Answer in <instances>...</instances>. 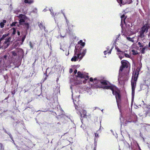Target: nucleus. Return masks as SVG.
Wrapping results in <instances>:
<instances>
[{"label":"nucleus","instance_id":"4468645a","mask_svg":"<svg viewBox=\"0 0 150 150\" xmlns=\"http://www.w3.org/2000/svg\"><path fill=\"white\" fill-rule=\"evenodd\" d=\"M80 116L82 117H85L86 116V111L85 110H83L82 114L81 112H80Z\"/></svg>","mask_w":150,"mask_h":150},{"label":"nucleus","instance_id":"79ce46f5","mask_svg":"<svg viewBox=\"0 0 150 150\" xmlns=\"http://www.w3.org/2000/svg\"><path fill=\"white\" fill-rule=\"evenodd\" d=\"M69 54V52H68V53H65V54H66V55L68 56Z\"/></svg>","mask_w":150,"mask_h":150},{"label":"nucleus","instance_id":"864d4df0","mask_svg":"<svg viewBox=\"0 0 150 150\" xmlns=\"http://www.w3.org/2000/svg\"><path fill=\"white\" fill-rule=\"evenodd\" d=\"M64 49H65V50H66L65 48H64Z\"/></svg>","mask_w":150,"mask_h":150},{"label":"nucleus","instance_id":"09e8293b","mask_svg":"<svg viewBox=\"0 0 150 150\" xmlns=\"http://www.w3.org/2000/svg\"><path fill=\"white\" fill-rule=\"evenodd\" d=\"M2 47H2V46H1V47H0V49L1 48H2Z\"/></svg>","mask_w":150,"mask_h":150},{"label":"nucleus","instance_id":"f257e3e1","mask_svg":"<svg viewBox=\"0 0 150 150\" xmlns=\"http://www.w3.org/2000/svg\"><path fill=\"white\" fill-rule=\"evenodd\" d=\"M101 84V87L106 89H110L112 91V93L115 96L117 102L118 103L120 97V91L119 89L115 86H113L105 80L100 81Z\"/></svg>","mask_w":150,"mask_h":150},{"label":"nucleus","instance_id":"6ab92c4d","mask_svg":"<svg viewBox=\"0 0 150 150\" xmlns=\"http://www.w3.org/2000/svg\"><path fill=\"white\" fill-rule=\"evenodd\" d=\"M23 25L27 29H28L29 27V24L28 23L26 22H24L23 23Z\"/></svg>","mask_w":150,"mask_h":150},{"label":"nucleus","instance_id":"a18cd8bd","mask_svg":"<svg viewBox=\"0 0 150 150\" xmlns=\"http://www.w3.org/2000/svg\"><path fill=\"white\" fill-rule=\"evenodd\" d=\"M148 36L149 37V36H150V31L149 32V33L148 35Z\"/></svg>","mask_w":150,"mask_h":150},{"label":"nucleus","instance_id":"c85d7f7f","mask_svg":"<svg viewBox=\"0 0 150 150\" xmlns=\"http://www.w3.org/2000/svg\"><path fill=\"white\" fill-rule=\"evenodd\" d=\"M126 0V2L125 3H127L128 4H129L131 3V2H132V0Z\"/></svg>","mask_w":150,"mask_h":150},{"label":"nucleus","instance_id":"72a5a7b5","mask_svg":"<svg viewBox=\"0 0 150 150\" xmlns=\"http://www.w3.org/2000/svg\"><path fill=\"white\" fill-rule=\"evenodd\" d=\"M77 72V70H76V69H75V70H74V74H76V73Z\"/></svg>","mask_w":150,"mask_h":150},{"label":"nucleus","instance_id":"de8ad7c7","mask_svg":"<svg viewBox=\"0 0 150 150\" xmlns=\"http://www.w3.org/2000/svg\"><path fill=\"white\" fill-rule=\"evenodd\" d=\"M43 11L45 12L46 11V10L45 9L43 10Z\"/></svg>","mask_w":150,"mask_h":150},{"label":"nucleus","instance_id":"a211bd4d","mask_svg":"<svg viewBox=\"0 0 150 150\" xmlns=\"http://www.w3.org/2000/svg\"><path fill=\"white\" fill-rule=\"evenodd\" d=\"M24 2L26 4H31L33 2V0H25Z\"/></svg>","mask_w":150,"mask_h":150},{"label":"nucleus","instance_id":"c756f323","mask_svg":"<svg viewBox=\"0 0 150 150\" xmlns=\"http://www.w3.org/2000/svg\"><path fill=\"white\" fill-rule=\"evenodd\" d=\"M12 30H13V32L12 33L13 34V35L15 34L16 32L15 28H12Z\"/></svg>","mask_w":150,"mask_h":150},{"label":"nucleus","instance_id":"58836bf2","mask_svg":"<svg viewBox=\"0 0 150 150\" xmlns=\"http://www.w3.org/2000/svg\"><path fill=\"white\" fill-rule=\"evenodd\" d=\"M106 52L107 51H104V53L105 55L106 54Z\"/></svg>","mask_w":150,"mask_h":150},{"label":"nucleus","instance_id":"2f4dec72","mask_svg":"<svg viewBox=\"0 0 150 150\" xmlns=\"http://www.w3.org/2000/svg\"><path fill=\"white\" fill-rule=\"evenodd\" d=\"M25 35H24L23 38H22V43H21V44H22V43L23 42H24L25 39Z\"/></svg>","mask_w":150,"mask_h":150},{"label":"nucleus","instance_id":"cd10ccee","mask_svg":"<svg viewBox=\"0 0 150 150\" xmlns=\"http://www.w3.org/2000/svg\"><path fill=\"white\" fill-rule=\"evenodd\" d=\"M95 138L94 139L95 142H96V138H98L99 137L98 134L97 133H95Z\"/></svg>","mask_w":150,"mask_h":150},{"label":"nucleus","instance_id":"4be33fe9","mask_svg":"<svg viewBox=\"0 0 150 150\" xmlns=\"http://www.w3.org/2000/svg\"><path fill=\"white\" fill-rule=\"evenodd\" d=\"M11 26H18V23L17 22H13L11 25Z\"/></svg>","mask_w":150,"mask_h":150},{"label":"nucleus","instance_id":"c9c22d12","mask_svg":"<svg viewBox=\"0 0 150 150\" xmlns=\"http://www.w3.org/2000/svg\"><path fill=\"white\" fill-rule=\"evenodd\" d=\"M19 12V10H18V11L17 12L16 10H15L14 11V13H17L18 12Z\"/></svg>","mask_w":150,"mask_h":150},{"label":"nucleus","instance_id":"39448f33","mask_svg":"<svg viewBox=\"0 0 150 150\" xmlns=\"http://www.w3.org/2000/svg\"><path fill=\"white\" fill-rule=\"evenodd\" d=\"M80 56L79 54V52L78 51L77 47H76L74 50V56L71 58V60L72 62H75L78 60L79 59L80 60Z\"/></svg>","mask_w":150,"mask_h":150},{"label":"nucleus","instance_id":"9d476101","mask_svg":"<svg viewBox=\"0 0 150 150\" xmlns=\"http://www.w3.org/2000/svg\"><path fill=\"white\" fill-rule=\"evenodd\" d=\"M79 96L78 95H76V93H72V99L73 100V102H74V104H75V102H74V98H73V97H74V98H75V101H78L79 100Z\"/></svg>","mask_w":150,"mask_h":150},{"label":"nucleus","instance_id":"a19ab883","mask_svg":"<svg viewBox=\"0 0 150 150\" xmlns=\"http://www.w3.org/2000/svg\"><path fill=\"white\" fill-rule=\"evenodd\" d=\"M18 35H20V33L19 31L18 32Z\"/></svg>","mask_w":150,"mask_h":150},{"label":"nucleus","instance_id":"c03bdc74","mask_svg":"<svg viewBox=\"0 0 150 150\" xmlns=\"http://www.w3.org/2000/svg\"><path fill=\"white\" fill-rule=\"evenodd\" d=\"M120 99H119V101H118V103H117V105H118V102H119V101H120ZM118 106H119V105H118Z\"/></svg>","mask_w":150,"mask_h":150},{"label":"nucleus","instance_id":"0eeeda50","mask_svg":"<svg viewBox=\"0 0 150 150\" xmlns=\"http://www.w3.org/2000/svg\"><path fill=\"white\" fill-rule=\"evenodd\" d=\"M77 77H80L81 78H84L86 80H87L89 78V76L87 75L84 74H82L81 72L78 71L77 73V75H76Z\"/></svg>","mask_w":150,"mask_h":150},{"label":"nucleus","instance_id":"412c9836","mask_svg":"<svg viewBox=\"0 0 150 150\" xmlns=\"http://www.w3.org/2000/svg\"><path fill=\"white\" fill-rule=\"evenodd\" d=\"M145 42H143V43L142 42H138V45L140 47H143L144 46L143 43Z\"/></svg>","mask_w":150,"mask_h":150},{"label":"nucleus","instance_id":"9b49d317","mask_svg":"<svg viewBox=\"0 0 150 150\" xmlns=\"http://www.w3.org/2000/svg\"><path fill=\"white\" fill-rule=\"evenodd\" d=\"M86 52V50H83L82 52H79V54L80 55V60L82 59L83 57L84 56Z\"/></svg>","mask_w":150,"mask_h":150},{"label":"nucleus","instance_id":"4c0bfd02","mask_svg":"<svg viewBox=\"0 0 150 150\" xmlns=\"http://www.w3.org/2000/svg\"><path fill=\"white\" fill-rule=\"evenodd\" d=\"M60 49L63 50V51H64V50L62 48V46L60 48Z\"/></svg>","mask_w":150,"mask_h":150},{"label":"nucleus","instance_id":"473e14b6","mask_svg":"<svg viewBox=\"0 0 150 150\" xmlns=\"http://www.w3.org/2000/svg\"><path fill=\"white\" fill-rule=\"evenodd\" d=\"M50 11L51 12V13L52 16H54V13L53 12H52V9H50Z\"/></svg>","mask_w":150,"mask_h":150},{"label":"nucleus","instance_id":"ea45409f","mask_svg":"<svg viewBox=\"0 0 150 150\" xmlns=\"http://www.w3.org/2000/svg\"><path fill=\"white\" fill-rule=\"evenodd\" d=\"M111 50H112V49H111V50H110V51L108 52V53H109V54H110L111 53Z\"/></svg>","mask_w":150,"mask_h":150},{"label":"nucleus","instance_id":"49530a36","mask_svg":"<svg viewBox=\"0 0 150 150\" xmlns=\"http://www.w3.org/2000/svg\"><path fill=\"white\" fill-rule=\"evenodd\" d=\"M149 47H150V42H149Z\"/></svg>","mask_w":150,"mask_h":150},{"label":"nucleus","instance_id":"5701e85b","mask_svg":"<svg viewBox=\"0 0 150 150\" xmlns=\"http://www.w3.org/2000/svg\"><path fill=\"white\" fill-rule=\"evenodd\" d=\"M78 43L79 44H81V45L82 46H84L85 45V43L83 42L82 40H80L79 42H78Z\"/></svg>","mask_w":150,"mask_h":150},{"label":"nucleus","instance_id":"7ed1b4c3","mask_svg":"<svg viewBox=\"0 0 150 150\" xmlns=\"http://www.w3.org/2000/svg\"><path fill=\"white\" fill-rule=\"evenodd\" d=\"M115 49L117 50V54L118 55L119 57L121 60L125 56V57L129 58L130 57L129 55L127 53V51L124 52L120 50V49L117 47H115Z\"/></svg>","mask_w":150,"mask_h":150},{"label":"nucleus","instance_id":"b1692460","mask_svg":"<svg viewBox=\"0 0 150 150\" xmlns=\"http://www.w3.org/2000/svg\"><path fill=\"white\" fill-rule=\"evenodd\" d=\"M132 52L133 54V55H136L137 54V51L134 50H132Z\"/></svg>","mask_w":150,"mask_h":150},{"label":"nucleus","instance_id":"1a4fd4ad","mask_svg":"<svg viewBox=\"0 0 150 150\" xmlns=\"http://www.w3.org/2000/svg\"><path fill=\"white\" fill-rule=\"evenodd\" d=\"M11 40V38L10 37L7 39L4 42L3 44V45L2 46L4 49L7 48L9 45L10 42Z\"/></svg>","mask_w":150,"mask_h":150},{"label":"nucleus","instance_id":"f3484780","mask_svg":"<svg viewBox=\"0 0 150 150\" xmlns=\"http://www.w3.org/2000/svg\"><path fill=\"white\" fill-rule=\"evenodd\" d=\"M6 22V20H3L2 22H1L0 23V26L1 28L4 27V24Z\"/></svg>","mask_w":150,"mask_h":150},{"label":"nucleus","instance_id":"a878e982","mask_svg":"<svg viewBox=\"0 0 150 150\" xmlns=\"http://www.w3.org/2000/svg\"><path fill=\"white\" fill-rule=\"evenodd\" d=\"M117 1L119 3L121 4H125V3H124V2H122V0H117ZM121 6V5H120Z\"/></svg>","mask_w":150,"mask_h":150},{"label":"nucleus","instance_id":"bb28decb","mask_svg":"<svg viewBox=\"0 0 150 150\" xmlns=\"http://www.w3.org/2000/svg\"><path fill=\"white\" fill-rule=\"evenodd\" d=\"M8 35V34H4L3 35L2 37L1 38L2 40H3L4 38H6Z\"/></svg>","mask_w":150,"mask_h":150},{"label":"nucleus","instance_id":"3c124183","mask_svg":"<svg viewBox=\"0 0 150 150\" xmlns=\"http://www.w3.org/2000/svg\"><path fill=\"white\" fill-rule=\"evenodd\" d=\"M46 80V78H45V79H44V80Z\"/></svg>","mask_w":150,"mask_h":150},{"label":"nucleus","instance_id":"ddd939ff","mask_svg":"<svg viewBox=\"0 0 150 150\" xmlns=\"http://www.w3.org/2000/svg\"><path fill=\"white\" fill-rule=\"evenodd\" d=\"M39 26L40 28L41 29H45V27L44 26V23L42 22H41L40 23L39 25Z\"/></svg>","mask_w":150,"mask_h":150},{"label":"nucleus","instance_id":"8fccbe9b","mask_svg":"<svg viewBox=\"0 0 150 150\" xmlns=\"http://www.w3.org/2000/svg\"><path fill=\"white\" fill-rule=\"evenodd\" d=\"M145 40V39H143L142 41H143V40Z\"/></svg>","mask_w":150,"mask_h":150},{"label":"nucleus","instance_id":"423d86ee","mask_svg":"<svg viewBox=\"0 0 150 150\" xmlns=\"http://www.w3.org/2000/svg\"><path fill=\"white\" fill-rule=\"evenodd\" d=\"M17 16L19 19V23L21 25H23L24 22L28 21V19L25 15L21 14Z\"/></svg>","mask_w":150,"mask_h":150},{"label":"nucleus","instance_id":"f704fd0d","mask_svg":"<svg viewBox=\"0 0 150 150\" xmlns=\"http://www.w3.org/2000/svg\"><path fill=\"white\" fill-rule=\"evenodd\" d=\"M73 71L72 69H71L69 70V72L70 73H71Z\"/></svg>","mask_w":150,"mask_h":150},{"label":"nucleus","instance_id":"7c9ffc66","mask_svg":"<svg viewBox=\"0 0 150 150\" xmlns=\"http://www.w3.org/2000/svg\"><path fill=\"white\" fill-rule=\"evenodd\" d=\"M12 55H13L14 56H16L17 55L16 53L15 52V51H14L12 52Z\"/></svg>","mask_w":150,"mask_h":150},{"label":"nucleus","instance_id":"5fc2aeb1","mask_svg":"<svg viewBox=\"0 0 150 150\" xmlns=\"http://www.w3.org/2000/svg\"><path fill=\"white\" fill-rule=\"evenodd\" d=\"M64 49H65V50H66L65 48H64Z\"/></svg>","mask_w":150,"mask_h":150},{"label":"nucleus","instance_id":"dca6fc26","mask_svg":"<svg viewBox=\"0 0 150 150\" xmlns=\"http://www.w3.org/2000/svg\"><path fill=\"white\" fill-rule=\"evenodd\" d=\"M147 47L148 46L147 45L143 47L142 48V50L141 51V53L142 54H144L145 53V50L147 49Z\"/></svg>","mask_w":150,"mask_h":150},{"label":"nucleus","instance_id":"f03ea898","mask_svg":"<svg viewBox=\"0 0 150 150\" xmlns=\"http://www.w3.org/2000/svg\"><path fill=\"white\" fill-rule=\"evenodd\" d=\"M122 66L120 67L119 72V75L118 78V81L119 82L122 83L121 81H122L127 80L129 78L128 73L122 75V72L123 70V68L127 67H128V62L125 60H122L121 62Z\"/></svg>","mask_w":150,"mask_h":150},{"label":"nucleus","instance_id":"2eb2a0df","mask_svg":"<svg viewBox=\"0 0 150 150\" xmlns=\"http://www.w3.org/2000/svg\"><path fill=\"white\" fill-rule=\"evenodd\" d=\"M145 35L144 34V33L143 32L139 31V35L138 37L139 38H144Z\"/></svg>","mask_w":150,"mask_h":150},{"label":"nucleus","instance_id":"aec40b11","mask_svg":"<svg viewBox=\"0 0 150 150\" xmlns=\"http://www.w3.org/2000/svg\"><path fill=\"white\" fill-rule=\"evenodd\" d=\"M126 38L127 40H128L131 41L132 42H134V37L131 38L129 37H126Z\"/></svg>","mask_w":150,"mask_h":150},{"label":"nucleus","instance_id":"603ef678","mask_svg":"<svg viewBox=\"0 0 150 150\" xmlns=\"http://www.w3.org/2000/svg\"><path fill=\"white\" fill-rule=\"evenodd\" d=\"M63 14L64 15V16H65V15H64V13H63Z\"/></svg>","mask_w":150,"mask_h":150},{"label":"nucleus","instance_id":"37998d69","mask_svg":"<svg viewBox=\"0 0 150 150\" xmlns=\"http://www.w3.org/2000/svg\"><path fill=\"white\" fill-rule=\"evenodd\" d=\"M107 50H109V47H107Z\"/></svg>","mask_w":150,"mask_h":150},{"label":"nucleus","instance_id":"f8f14e48","mask_svg":"<svg viewBox=\"0 0 150 150\" xmlns=\"http://www.w3.org/2000/svg\"><path fill=\"white\" fill-rule=\"evenodd\" d=\"M126 17H125V16L124 14H123L121 16V25H122L123 23H125V19Z\"/></svg>","mask_w":150,"mask_h":150},{"label":"nucleus","instance_id":"393cba45","mask_svg":"<svg viewBox=\"0 0 150 150\" xmlns=\"http://www.w3.org/2000/svg\"><path fill=\"white\" fill-rule=\"evenodd\" d=\"M96 79L95 78L93 80V78H92L91 77L90 79V81H93V82L94 83H96Z\"/></svg>","mask_w":150,"mask_h":150},{"label":"nucleus","instance_id":"6e6552de","mask_svg":"<svg viewBox=\"0 0 150 150\" xmlns=\"http://www.w3.org/2000/svg\"><path fill=\"white\" fill-rule=\"evenodd\" d=\"M149 27V25L148 24H146L141 28L140 31L144 33H147Z\"/></svg>","mask_w":150,"mask_h":150},{"label":"nucleus","instance_id":"20e7f679","mask_svg":"<svg viewBox=\"0 0 150 150\" xmlns=\"http://www.w3.org/2000/svg\"><path fill=\"white\" fill-rule=\"evenodd\" d=\"M137 78L134 77L133 79V77L132 78V79L131 81V84L132 88V98L134 97L135 93V90L136 86V81Z\"/></svg>","mask_w":150,"mask_h":150},{"label":"nucleus","instance_id":"e433bc0d","mask_svg":"<svg viewBox=\"0 0 150 150\" xmlns=\"http://www.w3.org/2000/svg\"><path fill=\"white\" fill-rule=\"evenodd\" d=\"M30 46L31 48L33 47V46L31 42H30Z\"/></svg>","mask_w":150,"mask_h":150}]
</instances>
